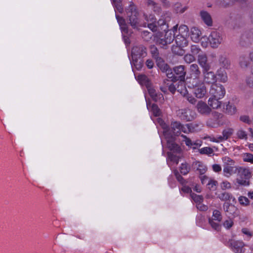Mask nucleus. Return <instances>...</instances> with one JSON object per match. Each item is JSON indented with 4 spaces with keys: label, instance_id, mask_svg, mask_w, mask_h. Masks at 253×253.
Listing matches in <instances>:
<instances>
[{
    "label": "nucleus",
    "instance_id": "nucleus-52",
    "mask_svg": "<svg viewBox=\"0 0 253 253\" xmlns=\"http://www.w3.org/2000/svg\"><path fill=\"white\" fill-rule=\"evenodd\" d=\"M142 37L145 40L148 41L152 37V34L148 31H144L142 33Z\"/></svg>",
    "mask_w": 253,
    "mask_h": 253
},
{
    "label": "nucleus",
    "instance_id": "nucleus-23",
    "mask_svg": "<svg viewBox=\"0 0 253 253\" xmlns=\"http://www.w3.org/2000/svg\"><path fill=\"white\" fill-rule=\"evenodd\" d=\"M201 32L196 27H192L190 31V37L192 41L195 42H199L201 36Z\"/></svg>",
    "mask_w": 253,
    "mask_h": 253
},
{
    "label": "nucleus",
    "instance_id": "nucleus-44",
    "mask_svg": "<svg viewBox=\"0 0 253 253\" xmlns=\"http://www.w3.org/2000/svg\"><path fill=\"white\" fill-rule=\"evenodd\" d=\"M242 232L246 236L245 239L249 240L253 236V232H251L247 228H243L242 229Z\"/></svg>",
    "mask_w": 253,
    "mask_h": 253
},
{
    "label": "nucleus",
    "instance_id": "nucleus-27",
    "mask_svg": "<svg viewBox=\"0 0 253 253\" xmlns=\"http://www.w3.org/2000/svg\"><path fill=\"white\" fill-rule=\"evenodd\" d=\"M190 168L187 163H182L179 168V170L175 169L174 174H188Z\"/></svg>",
    "mask_w": 253,
    "mask_h": 253
},
{
    "label": "nucleus",
    "instance_id": "nucleus-29",
    "mask_svg": "<svg viewBox=\"0 0 253 253\" xmlns=\"http://www.w3.org/2000/svg\"><path fill=\"white\" fill-rule=\"evenodd\" d=\"M147 107L149 110H150L155 116L157 117L160 115L161 111L156 104H151L150 103L147 102Z\"/></svg>",
    "mask_w": 253,
    "mask_h": 253
},
{
    "label": "nucleus",
    "instance_id": "nucleus-49",
    "mask_svg": "<svg viewBox=\"0 0 253 253\" xmlns=\"http://www.w3.org/2000/svg\"><path fill=\"white\" fill-rule=\"evenodd\" d=\"M138 80L142 83L146 84V85H148V79L144 75H140L137 77Z\"/></svg>",
    "mask_w": 253,
    "mask_h": 253
},
{
    "label": "nucleus",
    "instance_id": "nucleus-2",
    "mask_svg": "<svg viewBox=\"0 0 253 253\" xmlns=\"http://www.w3.org/2000/svg\"><path fill=\"white\" fill-rule=\"evenodd\" d=\"M189 88L192 89L193 93L197 98H204L207 94V88L204 83L200 81H193L190 82L188 85Z\"/></svg>",
    "mask_w": 253,
    "mask_h": 253
},
{
    "label": "nucleus",
    "instance_id": "nucleus-51",
    "mask_svg": "<svg viewBox=\"0 0 253 253\" xmlns=\"http://www.w3.org/2000/svg\"><path fill=\"white\" fill-rule=\"evenodd\" d=\"M233 225V221L231 218L225 220L223 223V226L227 229H229Z\"/></svg>",
    "mask_w": 253,
    "mask_h": 253
},
{
    "label": "nucleus",
    "instance_id": "nucleus-28",
    "mask_svg": "<svg viewBox=\"0 0 253 253\" xmlns=\"http://www.w3.org/2000/svg\"><path fill=\"white\" fill-rule=\"evenodd\" d=\"M217 197L222 201H231L234 202L235 200L232 195L227 192H223L217 194Z\"/></svg>",
    "mask_w": 253,
    "mask_h": 253
},
{
    "label": "nucleus",
    "instance_id": "nucleus-56",
    "mask_svg": "<svg viewBox=\"0 0 253 253\" xmlns=\"http://www.w3.org/2000/svg\"><path fill=\"white\" fill-rule=\"evenodd\" d=\"M216 182L213 180H210L208 183L209 188L210 189H214L215 188Z\"/></svg>",
    "mask_w": 253,
    "mask_h": 253
},
{
    "label": "nucleus",
    "instance_id": "nucleus-54",
    "mask_svg": "<svg viewBox=\"0 0 253 253\" xmlns=\"http://www.w3.org/2000/svg\"><path fill=\"white\" fill-rule=\"evenodd\" d=\"M213 170L215 172H219L221 170V167L219 165L214 164L212 166Z\"/></svg>",
    "mask_w": 253,
    "mask_h": 253
},
{
    "label": "nucleus",
    "instance_id": "nucleus-13",
    "mask_svg": "<svg viewBox=\"0 0 253 253\" xmlns=\"http://www.w3.org/2000/svg\"><path fill=\"white\" fill-rule=\"evenodd\" d=\"M204 81L207 84H213L216 81V76L210 70H203Z\"/></svg>",
    "mask_w": 253,
    "mask_h": 253
},
{
    "label": "nucleus",
    "instance_id": "nucleus-1",
    "mask_svg": "<svg viewBox=\"0 0 253 253\" xmlns=\"http://www.w3.org/2000/svg\"><path fill=\"white\" fill-rule=\"evenodd\" d=\"M145 19L147 22V27L153 32L166 31L168 29L166 20L161 18L156 22L154 15H145Z\"/></svg>",
    "mask_w": 253,
    "mask_h": 253
},
{
    "label": "nucleus",
    "instance_id": "nucleus-22",
    "mask_svg": "<svg viewBox=\"0 0 253 253\" xmlns=\"http://www.w3.org/2000/svg\"><path fill=\"white\" fill-rule=\"evenodd\" d=\"M173 71L174 73L180 78L181 81H183L186 75V71L185 70V67L183 65H179L173 68Z\"/></svg>",
    "mask_w": 253,
    "mask_h": 253
},
{
    "label": "nucleus",
    "instance_id": "nucleus-9",
    "mask_svg": "<svg viewBox=\"0 0 253 253\" xmlns=\"http://www.w3.org/2000/svg\"><path fill=\"white\" fill-rule=\"evenodd\" d=\"M208 40L211 47L215 48L221 43L222 38L220 33L216 31H212L209 36Z\"/></svg>",
    "mask_w": 253,
    "mask_h": 253
},
{
    "label": "nucleus",
    "instance_id": "nucleus-26",
    "mask_svg": "<svg viewBox=\"0 0 253 253\" xmlns=\"http://www.w3.org/2000/svg\"><path fill=\"white\" fill-rule=\"evenodd\" d=\"M201 19L208 26L212 25V19L210 14L207 11L202 10L200 12Z\"/></svg>",
    "mask_w": 253,
    "mask_h": 253
},
{
    "label": "nucleus",
    "instance_id": "nucleus-64",
    "mask_svg": "<svg viewBox=\"0 0 253 253\" xmlns=\"http://www.w3.org/2000/svg\"><path fill=\"white\" fill-rule=\"evenodd\" d=\"M246 82L249 86L251 87L253 86V80L251 77L248 78L246 80Z\"/></svg>",
    "mask_w": 253,
    "mask_h": 253
},
{
    "label": "nucleus",
    "instance_id": "nucleus-4",
    "mask_svg": "<svg viewBox=\"0 0 253 253\" xmlns=\"http://www.w3.org/2000/svg\"><path fill=\"white\" fill-rule=\"evenodd\" d=\"M146 54V49L142 45L135 46L132 48L131 51L132 63L137 69L142 67L140 62L138 63V59L145 56Z\"/></svg>",
    "mask_w": 253,
    "mask_h": 253
},
{
    "label": "nucleus",
    "instance_id": "nucleus-45",
    "mask_svg": "<svg viewBox=\"0 0 253 253\" xmlns=\"http://www.w3.org/2000/svg\"><path fill=\"white\" fill-rule=\"evenodd\" d=\"M214 220H215L209 218V222L213 229L215 230H218L220 227L219 222L217 221H215Z\"/></svg>",
    "mask_w": 253,
    "mask_h": 253
},
{
    "label": "nucleus",
    "instance_id": "nucleus-43",
    "mask_svg": "<svg viewBox=\"0 0 253 253\" xmlns=\"http://www.w3.org/2000/svg\"><path fill=\"white\" fill-rule=\"evenodd\" d=\"M184 60L187 63L190 64L195 60V57L194 55L188 53L184 55L183 57Z\"/></svg>",
    "mask_w": 253,
    "mask_h": 253
},
{
    "label": "nucleus",
    "instance_id": "nucleus-61",
    "mask_svg": "<svg viewBox=\"0 0 253 253\" xmlns=\"http://www.w3.org/2000/svg\"><path fill=\"white\" fill-rule=\"evenodd\" d=\"M181 190L183 192L186 193H190L192 191L191 189L189 187L186 186L185 185L183 186V187L181 188Z\"/></svg>",
    "mask_w": 253,
    "mask_h": 253
},
{
    "label": "nucleus",
    "instance_id": "nucleus-46",
    "mask_svg": "<svg viewBox=\"0 0 253 253\" xmlns=\"http://www.w3.org/2000/svg\"><path fill=\"white\" fill-rule=\"evenodd\" d=\"M191 196L193 200L196 203H199V204H201L203 201L204 199L202 196L198 195L196 194L193 193L191 195Z\"/></svg>",
    "mask_w": 253,
    "mask_h": 253
},
{
    "label": "nucleus",
    "instance_id": "nucleus-62",
    "mask_svg": "<svg viewBox=\"0 0 253 253\" xmlns=\"http://www.w3.org/2000/svg\"><path fill=\"white\" fill-rule=\"evenodd\" d=\"M169 89L172 94H174L176 90V88L173 84H171L169 85Z\"/></svg>",
    "mask_w": 253,
    "mask_h": 253
},
{
    "label": "nucleus",
    "instance_id": "nucleus-15",
    "mask_svg": "<svg viewBox=\"0 0 253 253\" xmlns=\"http://www.w3.org/2000/svg\"><path fill=\"white\" fill-rule=\"evenodd\" d=\"M186 127L185 125H182L180 123L174 122L171 124V128L172 133L174 135H179L181 132H184V128Z\"/></svg>",
    "mask_w": 253,
    "mask_h": 253
},
{
    "label": "nucleus",
    "instance_id": "nucleus-32",
    "mask_svg": "<svg viewBox=\"0 0 253 253\" xmlns=\"http://www.w3.org/2000/svg\"><path fill=\"white\" fill-rule=\"evenodd\" d=\"M233 129L231 128H226L223 131V135L218 136V138H220L222 141L226 140L233 133Z\"/></svg>",
    "mask_w": 253,
    "mask_h": 253
},
{
    "label": "nucleus",
    "instance_id": "nucleus-36",
    "mask_svg": "<svg viewBox=\"0 0 253 253\" xmlns=\"http://www.w3.org/2000/svg\"><path fill=\"white\" fill-rule=\"evenodd\" d=\"M236 135L239 139H244L245 140L248 139L247 132L242 129H240L237 130L236 132Z\"/></svg>",
    "mask_w": 253,
    "mask_h": 253
},
{
    "label": "nucleus",
    "instance_id": "nucleus-5",
    "mask_svg": "<svg viewBox=\"0 0 253 253\" xmlns=\"http://www.w3.org/2000/svg\"><path fill=\"white\" fill-rule=\"evenodd\" d=\"M126 13L129 23L133 28H137L138 26H140L138 22L137 11L132 2H131L129 6L126 8Z\"/></svg>",
    "mask_w": 253,
    "mask_h": 253
},
{
    "label": "nucleus",
    "instance_id": "nucleus-38",
    "mask_svg": "<svg viewBox=\"0 0 253 253\" xmlns=\"http://www.w3.org/2000/svg\"><path fill=\"white\" fill-rule=\"evenodd\" d=\"M158 65L159 66H160V68L162 70H163L164 71H165L167 73V76L169 78H171L172 77V73H169L170 71V70H169L168 69L169 66L167 64H165L164 62H163L162 63H159Z\"/></svg>",
    "mask_w": 253,
    "mask_h": 253
},
{
    "label": "nucleus",
    "instance_id": "nucleus-47",
    "mask_svg": "<svg viewBox=\"0 0 253 253\" xmlns=\"http://www.w3.org/2000/svg\"><path fill=\"white\" fill-rule=\"evenodd\" d=\"M239 202L241 205L245 206L249 204V199L247 197L244 196H240L239 198Z\"/></svg>",
    "mask_w": 253,
    "mask_h": 253
},
{
    "label": "nucleus",
    "instance_id": "nucleus-50",
    "mask_svg": "<svg viewBox=\"0 0 253 253\" xmlns=\"http://www.w3.org/2000/svg\"><path fill=\"white\" fill-rule=\"evenodd\" d=\"M181 136L184 139L183 141L185 142V144L187 146L191 147L193 146V142L190 138H188L186 135L183 134H182Z\"/></svg>",
    "mask_w": 253,
    "mask_h": 253
},
{
    "label": "nucleus",
    "instance_id": "nucleus-41",
    "mask_svg": "<svg viewBox=\"0 0 253 253\" xmlns=\"http://www.w3.org/2000/svg\"><path fill=\"white\" fill-rule=\"evenodd\" d=\"M190 51L191 54L194 55V56L195 55H199L202 52L200 47L196 45H192L191 46Z\"/></svg>",
    "mask_w": 253,
    "mask_h": 253
},
{
    "label": "nucleus",
    "instance_id": "nucleus-21",
    "mask_svg": "<svg viewBox=\"0 0 253 253\" xmlns=\"http://www.w3.org/2000/svg\"><path fill=\"white\" fill-rule=\"evenodd\" d=\"M178 91L186 98V99L191 104H195L197 102V100L194 98L191 94L189 93L185 87H183V89L180 91L179 89H178Z\"/></svg>",
    "mask_w": 253,
    "mask_h": 253
},
{
    "label": "nucleus",
    "instance_id": "nucleus-58",
    "mask_svg": "<svg viewBox=\"0 0 253 253\" xmlns=\"http://www.w3.org/2000/svg\"><path fill=\"white\" fill-rule=\"evenodd\" d=\"M146 65L149 69H151L153 67L154 63L152 60L148 59L146 61Z\"/></svg>",
    "mask_w": 253,
    "mask_h": 253
},
{
    "label": "nucleus",
    "instance_id": "nucleus-7",
    "mask_svg": "<svg viewBox=\"0 0 253 253\" xmlns=\"http://www.w3.org/2000/svg\"><path fill=\"white\" fill-rule=\"evenodd\" d=\"M225 92V89L222 85L214 83L211 84L209 92L212 97L221 99L224 96Z\"/></svg>",
    "mask_w": 253,
    "mask_h": 253
},
{
    "label": "nucleus",
    "instance_id": "nucleus-33",
    "mask_svg": "<svg viewBox=\"0 0 253 253\" xmlns=\"http://www.w3.org/2000/svg\"><path fill=\"white\" fill-rule=\"evenodd\" d=\"M217 75L221 82L225 83L227 81V76L225 70L221 69L218 70L217 72Z\"/></svg>",
    "mask_w": 253,
    "mask_h": 253
},
{
    "label": "nucleus",
    "instance_id": "nucleus-57",
    "mask_svg": "<svg viewBox=\"0 0 253 253\" xmlns=\"http://www.w3.org/2000/svg\"><path fill=\"white\" fill-rule=\"evenodd\" d=\"M197 209L202 211H206L208 210V207L202 204H198L197 205Z\"/></svg>",
    "mask_w": 253,
    "mask_h": 253
},
{
    "label": "nucleus",
    "instance_id": "nucleus-55",
    "mask_svg": "<svg viewBox=\"0 0 253 253\" xmlns=\"http://www.w3.org/2000/svg\"><path fill=\"white\" fill-rule=\"evenodd\" d=\"M202 142L201 140H197L195 142H193V146H192L193 149H195L202 145Z\"/></svg>",
    "mask_w": 253,
    "mask_h": 253
},
{
    "label": "nucleus",
    "instance_id": "nucleus-16",
    "mask_svg": "<svg viewBox=\"0 0 253 253\" xmlns=\"http://www.w3.org/2000/svg\"><path fill=\"white\" fill-rule=\"evenodd\" d=\"M202 126V124L200 123L196 122L186 124L185 128H184V133L198 131L201 129Z\"/></svg>",
    "mask_w": 253,
    "mask_h": 253
},
{
    "label": "nucleus",
    "instance_id": "nucleus-60",
    "mask_svg": "<svg viewBox=\"0 0 253 253\" xmlns=\"http://www.w3.org/2000/svg\"><path fill=\"white\" fill-rule=\"evenodd\" d=\"M177 180L182 184L184 185L186 181L182 177L181 175H175Z\"/></svg>",
    "mask_w": 253,
    "mask_h": 253
},
{
    "label": "nucleus",
    "instance_id": "nucleus-37",
    "mask_svg": "<svg viewBox=\"0 0 253 253\" xmlns=\"http://www.w3.org/2000/svg\"><path fill=\"white\" fill-rule=\"evenodd\" d=\"M239 64L242 68H247L249 64L248 58L245 56H241L239 58Z\"/></svg>",
    "mask_w": 253,
    "mask_h": 253
},
{
    "label": "nucleus",
    "instance_id": "nucleus-17",
    "mask_svg": "<svg viewBox=\"0 0 253 253\" xmlns=\"http://www.w3.org/2000/svg\"><path fill=\"white\" fill-rule=\"evenodd\" d=\"M198 112L203 115H208L211 112L210 107L204 102L200 101L196 105Z\"/></svg>",
    "mask_w": 253,
    "mask_h": 253
},
{
    "label": "nucleus",
    "instance_id": "nucleus-53",
    "mask_svg": "<svg viewBox=\"0 0 253 253\" xmlns=\"http://www.w3.org/2000/svg\"><path fill=\"white\" fill-rule=\"evenodd\" d=\"M222 161L224 164L228 165H231L233 164V161L228 157H224L222 158Z\"/></svg>",
    "mask_w": 253,
    "mask_h": 253
},
{
    "label": "nucleus",
    "instance_id": "nucleus-25",
    "mask_svg": "<svg viewBox=\"0 0 253 253\" xmlns=\"http://www.w3.org/2000/svg\"><path fill=\"white\" fill-rule=\"evenodd\" d=\"M250 175H241L236 179L237 183L242 186H248L250 184Z\"/></svg>",
    "mask_w": 253,
    "mask_h": 253
},
{
    "label": "nucleus",
    "instance_id": "nucleus-8",
    "mask_svg": "<svg viewBox=\"0 0 253 253\" xmlns=\"http://www.w3.org/2000/svg\"><path fill=\"white\" fill-rule=\"evenodd\" d=\"M177 115L183 121H192L196 118V113L188 108L182 109L177 111Z\"/></svg>",
    "mask_w": 253,
    "mask_h": 253
},
{
    "label": "nucleus",
    "instance_id": "nucleus-14",
    "mask_svg": "<svg viewBox=\"0 0 253 253\" xmlns=\"http://www.w3.org/2000/svg\"><path fill=\"white\" fill-rule=\"evenodd\" d=\"M198 62L203 70H210L211 66L208 63L207 56L206 53L201 52L198 55Z\"/></svg>",
    "mask_w": 253,
    "mask_h": 253
},
{
    "label": "nucleus",
    "instance_id": "nucleus-30",
    "mask_svg": "<svg viewBox=\"0 0 253 253\" xmlns=\"http://www.w3.org/2000/svg\"><path fill=\"white\" fill-rule=\"evenodd\" d=\"M218 62L220 65L225 69H228L230 66V61L226 56L221 55L219 57Z\"/></svg>",
    "mask_w": 253,
    "mask_h": 253
},
{
    "label": "nucleus",
    "instance_id": "nucleus-18",
    "mask_svg": "<svg viewBox=\"0 0 253 253\" xmlns=\"http://www.w3.org/2000/svg\"><path fill=\"white\" fill-rule=\"evenodd\" d=\"M179 160V157L174 155L171 152L168 153L167 163L171 169H173V166L178 164Z\"/></svg>",
    "mask_w": 253,
    "mask_h": 253
},
{
    "label": "nucleus",
    "instance_id": "nucleus-20",
    "mask_svg": "<svg viewBox=\"0 0 253 253\" xmlns=\"http://www.w3.org/2000/svg\"><path fill=\"white\" fill-rule=\"evenodd\" d=\"M190 75L194 78L192 81H198L197 79L201 74V71L199 69L198 65L196 64H193L190 67Z\"/></svg>",
    "mask_w": 253,
    "mask_h": 253
},
{
    "label": "nucleus",
    "instance_id": "nucleus-3",
    "mask_svg": "<svg viewBox=\"0 0 253 253\" xmlns=\"http://www.w3.org/2000/svg\"><path fill=\"white\" fill-rule=\"evenodd\" d=\"M177 27L178 25H176L171 30H169L167 29L166 31H164L165 32V35L164 38H163L162 36L161 37L157 39V44L160 45L161 47L165 48V46L168 44H170L171 42H172L174 38L175 32H177ZM162 31H161L160 32Z\"/></svg>",
    "mask_w": 253,
    "mask_h": 253
},
{
    "label": "nucleus",
    "instance_id": "nucleus-59",
    "mask_svg": "<svg viewBox=\"0 0 253 253\" xmlns=\"http://www.w3.org/2000/svg\"><path fill=\"white\" fill-rule=\"evenodd\" d=\"M221 187L222 189H227L230 188L231 185L230 183L227 181H223L221 184Z\"/></svg>",
    "mask_w": 253,
    "mask_h": 253
},
{
    "label": "nucleus",
    "instance_id": "nucleus-24",
    "mask_svg": "<svg viewBox=\"0 0 253 253\" xmlns=\"http://www.w3.org/2000/svg\"><path fill=\"white\" fill-rule=\"evenodd\" d=\"M187 37L177 35L175 37V40L177 45L180 47H184L188 45Z\"/></svg>",
    "mask_w": 253,
    "mask_h": 253
},
{
    "label": "nucleus",
    "instance_id": "nucleus-42",
    "mask_svg": "<svg viewBox=\"0 0 253 253\" xmlns=\"http://www.w3.org/2000/svg\"><path fill=\"white\" fill-rule=\"evenodd\" d=\"M212 219L215 220V221L220 222L222 220V216L220 212L217 210H214L212 213Z\"/></svg>",
    "mask_w": 253,
    "mask_h": 253
},
{
    "label": "nucleus",
    "instance_id": "nucleus-40",
    "mask_svg": "<svg viewBox=\"0 0 253 253\" xmlns=\"http://www.w3.org/2000/svg\"><path fill=\"white\" fill-rule=\"evenodd\" d=\"M243 159L244 162L253 164V154L251 153H244L243 154Z\"/></svg>",
    "mask_w": 253,
    "mask_h": 253
},
{
    "label": "nucleus",
    "instance_id": "nucleus-35",
    "mask_svg": "<svg viewBox=\"0 0 253 253\" xmlns=\"http://www.w3.org/2000/svg\"><path fill=\"white\" fill-rule=\"evenodd\" d=\"M116 18L122 30L124 32H127L126 25L125 19L122 17L117 15L116 16Z\"/></svg>",
    "mask_w": 253,
    "mask_h": 253
},
{
    "label": "nucleus",
    "instance_id": "nucleus-48",
    "mask_svg": "<svg viewBox=\"0 0 253 253\" xmlns=\"http://www.w3.org/2000/svg\"><path fill=\"white\" fill-rule=\"evenodd\" d=\"M226 111L229 115H233L235 114L236 111V109L234 106L228 104L226 106Z\"/></svg>",
    "mask_w": 253,
    "mask_h": 253
},
{
    "label": "nucleus",
    "instance_id": "nucleus-39",
    "mask_svg": "<svg viewBox=\"0 0 253 253\" xmlns=\"http://www.w3.org/2000/svg\"><path fill=\"white\" fill-rule=\"evenodd\" d=\"M199 152L201 154L211 155L213 153V150L210 147H205L199 149Z\"/></svg>",
    "mask_w": 253,
    "mask_h": 253
},
{
    "label": "nucleus",
    "instance_id": "nucleus-6",
    "mask_svg": "<svg viewBox=\"0 0 253 253\" xmlns=\"http://www.w3.org/2000/svg\"><path fill=\"white\" fill-rule=\"evenodd\" d=\"M164 135L167 142V147L174 153H180L181 149L180 147L174 142V137L168 129H165L164 131Z\"/></svg>",
    "mask_w": 253,
    "mask_h": 253
},
{
    "label": "nucleus",
    "instance_id": "nucleus-12",
    "mask_svg": "<svg viewBox=\"0 0 253 253\" xmlns=\"http://www.w3.org/2000/svg\"><path fill=\"white\" fill-rule=\"evenodd\" d=\"M192 168L194 171L199 174H205L208 170L207 166L203 162L196 161L193 163Z\"/></svg>",
    "mask_w": 253,
    "mask_h": 253
},
{
    "label": "nucleus",
    "instance_id": "nucleus-10",
    "mask_svg": "<svg viewBox=\"0 0 253 253\" xmlns=\"http://www.w3.org/2000/svg\"><path fill=\"white\" fill-rule=\"evenodd\" d=\"M223 207L224 211L228 216H235L238 214V209L234 205L228 203H225Z\"/></svg>",
    "mask_w": 253,
    "mask_h": 253
},
{
    "label": "nucleus",
    "instance_id": "nucleus-11",
    "mask_svg": "<svg viewBox=\"0 0 253 253\" xmlns=\"http://www.w3.org/2000/svg\"><path fill=\"white\" fill-rule=\"evenodd\" d=\"M230 244L232 251L235 253H243L244 252L245 245L243 242L231 240Z\"/></svg>",
    "mask_w": 253,
    "mask_h": 253
},
{
    "label": "nucleus",
    "instance_id": "nucleus-63",
    "mask_svg": "<svg viewBox=\"0 0 253 253\" xmlns=\"http://www.w3.org/2000/svg\"><path fill=\"white\" fill-rule=\"evenodd\" d=\"M201 39H202V41H201V45H202V46L203 47H207V46L208 45V42L206 40L208 39L206 38L205 37H203Z\"/></svg>",
    "mask_w": 253,
    "mask_h": 253
},
{
    "label": "nucleus",
    "instance_id": "nucleus-19",
    "mask_svg": "<svg viewBox=\"0 0 253 253\" xmlns=\"http://www.w3.org/2000/svg\"><path fill=\"white\" fill-rule=\"evenodd\" d=\"M149 93L152 98L156 102H162L164 96L161 93H157L156 90L153 88L147 86Z\"/></svg>",
    "mask_w": 253,
    "mask_h": 253
},
{
    "label": "nucleus",
    "instance_id": "nucleus-34",
    "mask_svg": "<svg viewBox=\"0 0 253 253\" xmlns=\"http://www.w3.org/2000/svg\"><path fill=\"white\" fill-rule=\"evenodd\" d=\"M179 34L178 35L187 37L188 36L189 29L186 25H181L178 29Z\"/></svg>",
    "mask_w": 253,
    "mask_h": 253
},
{
    "label": "nucleus",
    "instance_id": "nucleus-31",
    "mask_svg": "<svg viewBox=\"0 0 253 253\" xmlns=\"http://www.w3.org/2000/svg\"><path fill=\"white\" fill-rule=\"evenodd\" d=\"M219 99L213 97H210L208 100V104L213 109H218L220 107L221 104V102L219 101Z\"/></svg>",
    "mask_w": 253,
    "mask_h": 253
}]
</instances>
